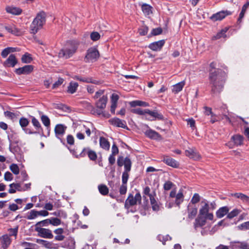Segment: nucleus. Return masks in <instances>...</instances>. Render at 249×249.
<instances>
[{
  "label": "nucleus",
  "instance_id": "1",
  "mask_svg": "<svg viewBox=\"0 0 249 249\" xmlns=\"http://www.w3.org/2000/svg\"><path fill=\"white\" fill-rule=\"evenodd\" d=\"M216 206L215 201H213L210 204L206 200L201 202V207L199 210L198 214L194 223V226L196 230L206 225L208 220L213 221V214L209 211L214 210Z\"/></svg>",
  "mask_w": 249,
  "mask_h": 249
},
{
  "label": "nucleus",
  "instance_id": "2",
  "mask_svg": "<svg viewBox=\"0 0 249 249\" xmlns=\"http://www.w3.org/2000/svg\"><path fill=\"white\" fill-rule=\"evenodd\" d=\"M211 71L209 78L212 91L213 93L219 92L223 89L226 73L219 69Z\"/></svg>",
  "mask_w": 249,
  "mask_h": 249
},
{
  "label": "nucleus",
  "instance_id": "3",
  "mask_svg": "<svg viewBox=\"0 0 249 249\" xmlns=\"http://www.w3.org/2000/svg\"><path fill=\"white\" fill-rule=\"evenodd\" d=\"M79 45V43L76 40L68 41L64 48L61 49L59 53V57L68 59L71 57L76 52Z\"/></svg>",
  "mask_w": 249,
  "mask_h": 249
},
{
  "label": "nucleus",
  "instance_id": "4",
  "mask_svg": "<svg viewBox=\"0 0 249 249\" xmlns=\"http://www.w3.org/2000/svg\"><path fill=\"white\" fill-rule=\"evenodd\" d=\"M46 21V14L43 12L38 13L30 25L31 33L36 34L37 31L42 28Z\"/></svg>",
  "mask_w": 249,
  "mask_h": 249
},
{
  "label": "nucleus",
  "instance_id": "5",
  "mask_svg": "<svg viewBox=\"0 0 249 249\" xmlns=\"http://www.w3.org/2000/svg\"><path fill=\"white\" fill-rule=\"evenodd\" d=\"M99 56V53L95 48H89L87 53L85 59L87 62H92L97 60Z\"/></svg>",
  "mask_w": 249,
  "mask_h": 249
},
{
  "label": "nucleus",
  "instance_id": "6",
  "mask_svg": "<svg viewBox=\"0 0 249 249\" xmlns=\"http://www.w3.org/2000/svg\"><path fill=\"white\" fill-rule=\"evenodd\" d=\"M141 198V196L139 193H137L135 196L130 195L125 200V207L128 209L130 206L136 205L137 203H140Z\"/></svg>",
  "mask_w": 249,
  "mask_h": 249
},
{
  "label": "nucleus",
  "instance_id": "7",
  "mask_svg": "<svg viewBox=\"0 0 249 249\" xmlns=\"http://www.w3.org/2000/svg\"><path fill=\"white\" fill-rule=\"evenodd\" d=\"M35 231L37 232L38 236L47 239H52L53 235L51 230L41 227L35 228Z\"/></svg>",
  "mask_w": 249,
  "mask_h": 249
},
{
  "label": "nucleus",
  "instance_id": "8",
  "mask_svg": "<svg viewBox=\"0 0 249 249\" xmlns=\"http://www.w3.org/2000/svg\"><path fill=\"white\" fill-rule=\"evenodd\" d=\"M146 111L147 114L145 116V118L148 120L153 121L156 119L160 120H163V115L156 110L151 111L147 109Z\"/></svg>",
  "mask_w": 249,
  "mask_h": 249
},
{
  "label": "nucleus",
  "instance_id": "9",
  "mask_svg": "<svg viewBox=\"0 0 249 249\" xmlns=\"http://www.w3.org/2000/svg\"><path fill=\"white\" fill-rule=\"evenodd\" d=\"M243 138L239 135H235L232 136L231 142L227 143V145L230 148H232L234 146H239L242 144Z\"/></svg>",
  "mask_w": 249,
  "mask_h": 249
},
{
  "label": "nucleus",
  "instance_id": "10",
  "mask_svg": "<svg viewBox=\"0 0 249 249\" xmlns=\"http://www.w3.org/2000/svg\"><path fill=\"white\" fill-rule=\"evenodd\" d=\"M67 129V126L62 124H58L55 125L54 128V132L56 137L61 140V137L64 135L65 131Z\"/></svg>",
  "mask_w": 249,
  "mask_h": 249
},
{
  "label": "nucleus",
  "instance_id": "11",
  "mask_svg": "<svg viewBox=\"0 0 249 249\" xmlns=\"http://www.w3.org/2000/svg\"><path fill=\"white\" fill-rule=\"evenodd\" d=\"M1 30L3 29H5L8 32L11 33L16 36H20L22 32L17 28L14 25H9L7 26H2L1 28Z\"/></svg>",
  "mask_w": 249,
  "mask_h": 249
},
{
  "label": "nucleus",
  "instance_id": "12",
  "mask_svg": "<svg viewBox=\"0 0 249 249\" xmlns=\"http://www.w3.org/2000/svg\"><path fill=\"white\" fill-rule=\"evenodd\" d=\"M33 69L34 67L32 65H26L23 67L17 69L16 70V72L19 75L28 74L33 71Z\"/></svg>",
  "mask_w": 249,
  "mask_h": 249
},
{
  "label": "nucleus",
  "instance_id": "13",
  "mask_svg": "<svg viewBox=\"0 0 249 249\" xmlns=\"http://www.w3.org/2000/svg\"><path fill=\"white\" fill-rule=\"evenodd\" d=\"M164 43V40H160L151 43L149 45V48L153 51H158L161 50Z\"/></svg>",
  "mask_w": 249,
  "mask_h": 249
},
{
  "label": "nucleus",
  "instance_id": "14",
  "mask_svg": "<svg viewBox=\"0 0 249 249\" xmlns=\"http://www.w3.org/2000/svg\"><path fill=\"white\" fill-rule=\"evenodd\" d=\"M17 63V60L14 54H11L3 63L5 67H14Z\"/></svg>",
  "mask_w": 249,
  "mask_h": 249
},
{
  "label": "nucleus",
  "instance_id": "15",
  "mask_svg": "<svg viewBox=\"0 0 249 249\" xmlns=\"http://www.w3.org/2000/svg\"><path fill=\"white\" fill-rule=\"evenodd\" d=\"M54 233L55 234L54 240L58 241H62L64 240L65 236L63 234L64 230L63 229L59 228L54 230Z\"/></svg>",
  "mask_w": 249,
  "mask_h": 249
},
{
  "label": "nucleus",
  "instance_id": "16",
  "mask_svg": "<svg viewBox=\"0 0 249 249\" xmlns=\"http://www.w3.org/2000/svg\"><path fill=\"white\" fill-rule=\"evenodd\" d=\"M163 161L167 165L174 168H177L179 166L178 163L175 160L167 156L163 157Z\"/></svg>",
  "mask_w": 249,
  "mask_h": 249
},
{
  "label": "nucleus",
  "instance_id": "17",
  "mask_svg": "<svg viewBox=\"0 0 249 249\" xmlns=\"http://www.w3.org/2000/svg\"><path fill=\"white\" fill-rule=\"evenodd\" d=\"M185 155L194 160H197L200 158L199 154L196 150L191 148L185 150Z\"/></svg>",
  "mask_w": 249,
  "mask_h": 249
},
{
  "label": "nucleus",
  "instance_id": "18",
  "mask_svg": "<svg viewBox=\"0 0 249 249\" xmlns=\"http://www.w3.org/2000/svg\"><path fill=\"white\" fill-rule=\"evenodd\" d=\"M107 101V95H103L96 102V106L97 107L101 109H104L106 107V104Z\"/></svg>",
  "mask_w": 249,
  "mask_h": 249
},
{
  "label": "nucleus",
  "instance_id": "19",
  "mask_svg": "<svg viewBox=\"0 0 249 249\" xmlns=\"http://www.w3.org/2000/svg\"><path fill=\"white\" fill-rule=\"evenodd\" d=\"M0 241L3 249H6L11 244V240L9 235H4L0 238Z\"/></svg>",
  "mask_w": 249,
  "mask_h": 249
},
{
  "label": "nucleus",
  "instance_id": "20",
  "mask_svg": "<svg viewBox=\"0 0 249 249\" xmlns=\"http://www.w3.org/2000/svg\"><path fill=\"white\" fill-rule=\"evenodd\" d=\"M229 14L227 11H221L212 15L211 19L213 21L220 20L223 19L227 15Z\"/></svg>",
  "mask_w": 249,
  "mask_h": 249
},
{
  "label": "nucleus",
  "instance_id": "21",
  "mask_svg": "<svg viewBox=\"0 0 249 249\" xmlns=\"http://www.w3.org/2000/svg\"><path fill=\"white\" fill-rule=\"evenodd\" d=\"M86 153H88L89 158L92 160H95L97 159V155L96 153L92 150H89L88 149L84 148L82 152L80 154L81 157H84Z\"/></svg>",
  "mask_w": 249,
  "mask_h": 249
},
{
  "label": "nucleus",
  "instance_id": "22",
  "mask_svg": "<svg viewBox=\"0 0 249 249\" xmlns=\"http://www.w3.org/2000/svg\"><path fill=\"white\" fill-rule=\"evenodd\" d=\"M110 123L113 125L124 128L126 125L124 121L119 118H115L109 120Z\"/></svg>",
  "mask_w": 249,
  "mask_h": 249
},
{
  "label": "nucleus",
  "instance_id": "23",
  "mask_svg": "<svg viewBox=\"0 0 249 249\" xmlns=\"http://www.w3.org/2000/svg\"><path fill=\"white\" fill-rule=\"evenodd\" d=\"M197 209L195 206L189 205L188 206V216L189 218L193 219L196 215Z\"/></svg>",
  "mask_w": 249,
  "mask_h": 249
},
{
  "label": "nucleus",
  "instance_id": "24",
  "mask_svg": "<svg viewBox=\"0 0 249 249\" xmlns=\"http://www.w3.org/2000/svg\"><path fill=\"white\" fill-rule=\"evenodd\" d=\"M229 209L227 206L222 207L219 208L216 212V215L217 218H221L228 213Z\"/></svg>",
  "mask_w": 249,
  "mask_h": 249
},
{
  "label": "nucleus",
  "instance_id": "25",
  "mask_svg": "<svg viewBox=\"0 0 249 249\" xmlns=\"http://www.w3.org/2000/svg\"><path fill=\"white\" fill-rule=\"evenodd\" d=\"M6 12L13 15H18L21 13L22 10L20 8L16 7L8 6L6 8Z\"/></svg>",
  "mask_w": 249,
  "mask_h": 249
},
{
  "label": "nucleus",
  "instance_id": "26",
  "mask_svg": "<svg viewBox=\"0 0 249 249\" xmlns=\"http://www.w3.org/2000/svg\"><path fill=\"white\" fill-rule=\"evenodd\" d=\"M184 200V196L183 194L182 190H179L178 194L176 196L175 203L179 206Z\"/></svg>",
  "mask_w": 249,
  "mask_h": 249
},
{
  "label": "nucleus",
  "instance_id": "27",
  "mask_svg": "<svg viewBox=\"0 0 249 249\" xmlns=\"http://www.w3.org/2000/svg\"><path fill=\"white\" fill-rule=\"evenodd\" d=\"M184 81H181L180 82L178 83L177 84L174 85L173 86L172 91L175 93H178L182 89V88L184 86Z\"/></svg>",
  "mask_w": 249,
  "mask_h": 249
},
{
  "label": "nucleus",
  "instance_id": "28",
  "mask_svg": "<svg viewBox=\"0 0 249 249\" xmlns=\"http://www.w3.org/2000/svg\"><path fill=\"white\" fill-rule=\"evenodd\" d=\"M100 145L102 148L105 150H108L110 147L109 142L106 138L102 137L100 138Z\"/></svg>",
  "mask_w": 249,
  "mask_h": 249
},
{
  "label": "nucleus",
  "instance_id": "29",
  "mask_svg": "<svg viewBox=\"0 0 249 249\" xmlns=\"http://www.w3.org/2000/svg\"><path fill=\"white\" fill-rule=\"evenodd\" d=\"M129 105L131 107H135L136 106H140V107H148L149 106V104L145 102L136 100L130 102L129 103Z\"/></svg>",
  "mask_w": 249,
  "mask_h": 249
},
{
  "label": "nucleus",
  "instance_id": "30",
  "mask_svg": "<svg viewBox=\"0 0 249 249\" xmlns=\"http://www.w3.org/2000/svg\"><path fill=\"white\" fill-rule=\"evenodd\" d=\"M78 86V84L77 83L71 82L68 87V92L71 94L74 93L76 91Z\"/></svg>",
  "mask_w": 249,
  "mask_h": 249
},
{
  "label": "nucleus",
  "instance_id": "31",
  "mask_svg": "<svg viewBox=\"0 0 249 249\" xmlns=\"http://www.w3.org/2000/svg\"><path fill=\"white\" fill-rule=\"evenodd\" d=\"M232 196L237 198L240 199L244 202H248L249 201V196L242 194L241 193H236L233 194H232Z\"/></svg>",
  "mask_w": 249,
  "mask_h": 249
},
{
  "label": "nucleus",
  "instance_id": "32",
  "mask_svg": "<svg viewBox=\"0 0 249 249\" xmlns=\"http://www.w3.org/2000/svg\"><path fill=\"white\" fill-rule=\"evenodd\" d=\"M41 120L43 124L47 127V129H48L50 125V120L49 117L45 115H42L41 116Z\"/></svg>",
  "mask_w": 249,
  "mask_h": 249
},
{
  "label": "nucleus",
  "instance_id": "33",
  "mask_svg": "<svg viewBox=\"0 0 249 249\" xmlns=\"http://www.w3.org/2000/svg\"><path fill=\"white\" fill-rule=\"evenodd\" d=\"M131 161L128 158L126 157L124 158V171L129 172L131 170Z\"/></svg>",
  "mask_w": 249,
  "mask_h": 249
},
{
  "label": "nucleus",
  "instance_id": "34",
  "mask_svg": "<svg viewBox=\"0 0 249 249\" xmlns=\"http://www.w3.org/2000/svg\"><path fill=\"white\" fill-rule=\"evenodd\" d=\"M241 212V211L239 209H234L231 212L227 214V217L229 219H231L236 216H237L238 214H239Z\"/></svg>",
  "mask_w": 249,
  "mask_h": 249
},
{
  "label": "nucleus",
  "instance_id": "35",
  "mask_svg": "<svg viewBox=\"0 0 249 249\" xmlns=\"http://www.w3.org/2000/svg\"><path fill=\"white\" fill-rule=\"evenodd\" d=\"M145 133L147 136L152 139H156L159 136L157 132L151 129L147 130Z\"/></svg>",
  "mask_w": 249,
  "mask_h": 249
},
{
  "label": "nucleus",
  "instance_id": "36",
  "mask_svg": "<svg viewBox=\"0 0 249 249\" xmlns=\"http://www.w3.org/2000/svg\"><path fill=\"white\" fill-rule=\"evenodd\" d=\"M150 202L152 205V209L155 211H157L159 210V206L158 205L156 199L153 196H150Z\"/></svg>",
  "mask_w": 249,
  "mask_h": 249
},
{
  "label": "nucleus",
  "instance_id": "37",
  "mask_svg": "<svg viewBox=\"0 0 249 249\" xmlns=\"http://www.w3.org/2000/svg\"><path fill=\"white\" fill-rule=\"evenodd\" d=\"M80 128H81V131L85 132L89 137L90 136L91 130L89 126L85 125H80ZM94 129V128H92V131H93Z\"/></svg>",
  "mask_w": 249,
  "mask_h": 249
},
{
  "label": "nucleus",
  "instance_id": "38",
  "mask_svg": "<svg viewBox=\"0 0 249 249\" xmlns=\"http://www.w3.org/2000/svg\"><path fill=\"white\" fill-rule=\"evenodd\" d=\"M227 31V29H222L220 32H218L216 36L213 37V39H218L221 37H226V33Z\"/></svg>",
  "mask_w": 249,
  "mask_h": 249
},
{
  "label": "nucleus",
  "instance_id": "39",
  "mask_svg": "<svg viewBox=\"0 0 249 249\" xmlns=\"http://www.w3.org/2000/svg\"><path fill=\"white\" fill-rule=\"evenodd\" d=\"M98 189L100 193L103 195H106L108 193V189L105 185H99Z\"/></svg>",
  "mask_w": 249,
  "mask_h": 249
},
{
  "label": "nucleus",
  "instance_id": "40",
  "mask_svg": "<svg viewBox=\"0 0 249 249\" xmlns=\"http://www.w3.org/2000/svg\"><path fill=\"white\" fill-rule=\"evenodd\" d=\"M157 238L159 241L162 242V243L163 245H164L165 244V242L166 241L171 240V237L170 236H169L168 235H166L164 236V235L160 234L157 236Z\"/></svg>",
  "mask_w": 249,
  "mask_h": 249
},
{
  "label": "nucleus",
  "instance_id": "41",
  "mask_svg": "<svg viewBox=\"0 0 249 249\" xmlns=\"http://www.w3.org/2000/svg\"><path fill=\"white\" fill-rule=\"evenodd\" d=\"M43 247L48 249H56V244L53 243L52 242H50L45 240L43 245Z\"/></svg>",
  "mask_w": 249,
  "mask_h": 249
},
{
  "label": "nucleus",
  "instance_id": "42",
  "mask_svg": "<svg viewBox=\"0 0 249 249\" xmlns=\"http://www.w3.org/2000/svg\"><path fill=\"white\" fill-rule=\"evenodd\" d=\"M21 60L23 63H29L32 61V59L30 54L26 53L22 56Z\"/></svg>",
  "mask_w": 249,
  "mask_h": 249
},
{
  "label": "nucleus",
  "instance_id": "43",
  "mask_svg": "<svg viewBox=\"0 0 249 249\" xmlns=\"http://www.w3.org/2000/svg\"><path fill=\"white\" fill-rule=\"evenodd\" d=\"M50 224V219H47L39 222H38L35 225V228L41 227V226H47Z\"/></svg>",
  "mask_w": 249,
  "mask_h": 249
},
{
  "label": "nucleus",
  "instance_id": "44",
  "mask_svg": "<svg viewBox=\"0 0 249 249\" xmlns=\"http://www.w3.org/2000/svg\"><path fill=\"white\" fill-rule=\"evenodd\" d=\"M38 216L37 211L32 210H31L27 216V218L29 220L34 219Z\"/></svg>",
  "mask_w": 249,
  "mask_h": 249
},
{
  "label": "nucleus",
  "instance_id": "45",
  "mask_svg": "<svg viewBox=\"0 0 249 249\" xmlns=\"http://www.w3.org/2000/svg\"><path fill=\"white\" fill-rule=\"evenodd\" d=\"M147 109H142L141 108L133 109L131 112L139 115H146Z\"/></svg>",
  "mask_w": 249,
  "mask_h": 249
},
{
  "label": "nucleus",
  "instance_id": "46",
  "mask_svg": "<svg viewBox=\"0 0 249 249\" xmlns=\"http://www.w3.org/2000/svg\"><path fill=\"white\" fill-rule=\"evenodd\" d=\"M50 219V224L54 226H57L60 225L61 220L58 218H51Z\"/></svg>",
  "mask_w": 249,
  "mask_h": 249
},
{
  "label": "nucleus",
  "instance_id": "47",
  "mask_svg": "<svg viewBox=\"0 0 249 249\" xmlns=\"http://www.w3.org/2000/svg\"><path fill=\"white\" fill-rule=\"evenodd\" d=\"M31 118L32 124L36 129H39L41 128V126L39 122L34 116H31Z\"/></svg>",
  "mask_w": 249,
  "mask_h": 249
},
{
  "label": "nucleus",
  "instance_id": "48",
  "mask_svg": "<svg viewBox=\"0 0 249 249\" xmlns=\"http://www.w3.org/2000/svg\"><path fill=\"white\" fill-rule=\"evenodd\" d=\"M10 169L15 175H18L19 174V168L16 164H12L10 166Z\"/></svg>",
  "mask_w": 249,
  "mask_h": 249
},
{
  "label": "nucleus",
  "instance_id": "49",
  "mask_svg": "<svg viewBox=\"0 0 249 249\" xmlns=\"http://www.w3.org/2000/svg\"><path fill=\"white\" fill-rule=\"evenodd\" d=\"M142 10L144 13L146 15H149L151 13V8L147 4H143L142 6Z\"/></svg>",
  "mask_w": 249,
  "mask_h": 249
},
{
  "label": "nucleus",
  "instance_id": "50",
  "mask_svg": "<svg viewBox=\"0 0 249 249\" xmlns=\"http://www.w3.org/2000/svg\"><path fill=\"white\" fill-rule=\"evenodd\" d=\"M100 37V35L97 32H93L90 34V38L94 41L99 40Z\"/></svg>",
  "mask_w": 249,
  "mask_h": 249
},
{
  "label": "nucleus",
  "instance_id": "51",
  "mask_svg": "<svg viewBox=\"0 0 249 249\" xmlns=\"http://www.w3.org/2000/svg\"><path fill=\"white\" fill-rule=\"evenodd\" d=\"M240 230H246L249 229V221L244 222L237 227Z\"/></svg>",
  "mask_w": 249,
  "mask_h": 249
},
{
  "label": "nucleus",
  "instance_id": "52",
  "mask_svg": "<svg viewBox=\"0 0 249 249\" xmlns=\"http://www.w3.org/2000/svg\"><path fill=\"white\" fill-rule=\"evenodd\" d=\"M19 124L22 128H24L28 125L29 121L27 119L22 117L19 120Z\"/></svg>",
  "mask_w": 249,
  "mask_h": 249
},
{
  "label": "nucleus",
  "instance_id": "53",
  "mask_svg": "<svg viewBox=\"0 0 249 249\" xmlns=\"http://www.w3.org/2000/svg\"><path fill=\"white\" fill-rule=\"evenodd\" d=\"M128 172H129L124 171L123 173L122 182L123 184H126V183L127 182L128 177H129Z\"/></svg>",
  "mask_w": 249,
  "mask_h": 249
},
{
  "label": "nucleus",
  "instance_id": "54",
  "mask_svg": "<svg viewBox=\"0 0 249 249\" xmlns=\"http://www.w3.org/2000/svg\"><path fill=\"white\" fill-rule=\"evenodd\" d=\"M200 200V196L198 194H195L191 199V202L193 204H196Z\"/></svg>",
  "mask_w": 249,
  "mask_h": 249
},
{
  "label": "nucleus",
  "instance_id": "55",
  "mask_svg": "<svg viewBox=\"0 0 249 249\" xmlns=\"http://www.w3.org/2000/svg\"><path fill=\"white\" fill-rule=\"evenodd\" d=\"M148 31V28L147 26H143L139 29V32L140 35L144 36L147 33Z\"/></svg>",
  "mask_w": 249,
  "mask_h": 249
},
{
  "label": "nucleus",
  "instance_id": "56",
  "mask_svg": "<svg viewBox=\"0 0 249 249\" xmlns=\"http://www.w3.org/2000/svg\"><path fill=\"white\" fill-rule=\"evenodd\" d=\"M63 79L62 78H59L57 81H56L52 86V89H55L60 86L63 82Z\"/></svg>",
  "mask_w": 249,
  "mask_h": 249
},
{
  "label": "nucleus",
  "instance_id": "57",
  "mask_svg": "<svg viewBox=\"0 0 249 249\" xmlns=\"http://www.w3.org/2000/svg\"><path fill=\"white\" fill-rule=\"evenodd\" d=\"M10 187H14L17 191H21L23 190H25L24 189H22L21 188L20 184L19 183H12L9 185Z\"/></svg>",
  "mask_w": 249,
  "mask_h": 249
},
{
  "label": "nucleus",
  "instance_id": "58",
  "mask_svg": "<svg viewBox=\"0 0 249 249\" xmlns=\"http://www.w3.org/2000/svg\"><path fill=\"white\" fill-rule=\"evenodd\" d=\"M4 179L6 181H11L13 179V175L10 172H6L4 174Z\"/></svg>",
  "mask_w": 249,
  "mask_h": 249
},
{
  "label": "nucleus",
  "instance_id": "59",
  "mask_svg": "<svg viewBox=\"0 0 249 249\" xmlns=\"http://www.w3.org/2000/svg\"><path fill=\"white\" fill-rule=\"evenodd\" d=\"M173 185V184L172 182L170 181H168L165 182V183L164 184L163 188L164 190H169L171 189Z\"/></svg>",
  "mask_w": 249,
  "mask_h": 249
},
{
  "label": "nucleus",
  "instance_id": "60",
  "mask_svg": "<svg viewBox=\"0 0 249 249\" xmlns=\"http://www.w3.org/2000/svg\"><path fill=\"white\" fill-rule=\"evenodd\" d=\"M162 30L161 28L153 29L151 32V34L154 36L159 35L162 33Z\"/></svg>",
  "mask_w": 249,
  "mask_h": 249
},
{
  "label": "nucleus",
  "instance_id": "61",
  "mask_svg": "<svg viewBox=\"0 0 249 249\" xmlns=\"http://www.w3.org/2000/svg\"><path fill=\"white\" fill-rule=\"evenodd\" d=\"M67 143L70 145H72L74 142V139L73 137L71 135H69L67 137Z\"/></svg>",
  "mask_w": 249,
  "mask_h": 249
},
{
  "label": "nucleus",
  "instance_id": "62",
  "mask_svg": "<svg viewBox=\"0 0 249 249\" xmlns=\"http://www.w3.org/2000/svg\"><path fill=\"white\" fill-rule=\"evenodd\" d=\"M127 191V187L126 184H123L120 188V193L122 195H124L126 193Z\"/></svg>",
  "mask_w": 249,
  "mask_h": 249
},
{
  "label": "nucleus",
  "instance_id": "63",
  "mask_svg": "<svg viewBox=\"0 0 249 249\" xmlns=\"http://www.w3.org/2000/svg\"><path fill=\"white\" fill-rule=\"evenodd\" d=\"M119 99V96L115 93H113L111 97V103H117Z\"/></svg>",
  "mask_w": 249,
  "mask_h": 249
},
{
  "label": "nucleus",
  "instance_id": "64",
  "mask_svg": "<svg viewBox=\"0 0 249 249\" xmlns=\"http://www.w3.org/2000/svg\"><path fill=\"white\" fill-rule=\"evenodd\" d=\"M10 53L8 48L4 49L1 52V55L2 57L5 58Z\"/></svg>",
  "mask_w": 249,
  "mask_h": 249
}]
</instances>
